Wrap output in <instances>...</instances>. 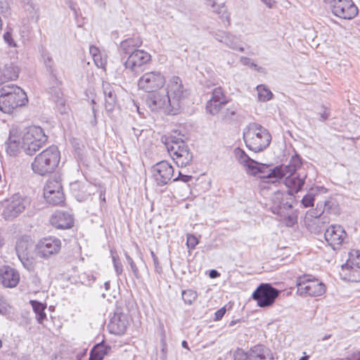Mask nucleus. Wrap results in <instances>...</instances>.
I'll use <instances>...</instances> for the list:
<instances>
[{
    "label": "nucleus",
    "instance_id": "41",
    "mask_svg": "<svg viewBox=\"0 0 360 360\" xmlns=\"http://www.w3.org/2000/svg\"><path fill=\"white\" fill-rule=\"evenodd\" d=\"M3 39L4 42L7 44L9 48L17 47V44L13 37V30L11 27L7 28L6 31L3 35Z\"/></svg>",
    "mask_w": 360,
    "mask_h": 360
},
{
    "label": "nucleus",
    "instance_id": "45",
    "mask_svg": "<svg viewBox=\"0 0 360 360\" xmlns=\"http://www.w3.org/2000/svg\"><path fill=\"white\" fill-rule=\"evenodd\" d=\"M283 217L285 225L288 227L293 226L297 222V216L295 214H288L285 212V216H280Z\"/></svg>",
    "mask_w": 360,
    "mask_h": 360
},
{
    "label": "nucleus",
    "instance_id": "17",
    "mask_svg": "<svg viewBox=\"0 0 360 360\" xmlns=\"http://www.w3.org/2000/svg\"><path fill=\"white\" fill-rule=\"evenodd\" d=\"M61 242L58 238L49 237L40 240L36 245L37 255L41 258L48 259L58 253Z\"/></svg>",
    "mask_w": 360,
    "mask_h": 360
},
{
    "label": "nucleus",
    "instance_id": "33",
    "mask_svg": "<svg viewBox=\"0 0 360 360\" xmlns=\"http://www.w3.org/2000/svg\"><path fill=\"white\" fill-rule=\"evenodd\" d=\"M207 4L213 8V12L219 15L223 22H226L227 25H230V16L226 11L224 4L216 5V0H206Z\"/></svg>",
    "mask_w": 360,
    "mask_h": 360
},
{
    "label": "nucleus",
    "instance_id": "47",
    "mask_svg": "<svg viewBox=\"0 0 360 360\" xmlns=\"http://www.w3.org/2000/svg\"><path fill=\"white\" fill-rule=\"evenodd\" d=\"M0 13L5 18L11 15V8L8 0H0Z\"/></svg>",
    "mask_w": 360,
    "mask_h": 360
},
{
    "label": "nucleus",
    "instance_id": "38",
    "mask_svg": "<svg viewBox=\"0 0 360 360\" xmlns=\"http://www.w3.org/2000/svg\"><path fill=\"white\" fill-rule=\"evenodd\" d=\"M258 93V99L260 101L266 102L271 99L272 92L264 84H259L257 86Z\"/></svg>",
    "mask_w": 360,
    "mask_h": 360
},
{
    "label": "nucleus",
    "instance_id": "4",
    "mask_svg": "<svg viewBox=\"0 0 360 360\" xmlns=\"http://www.w3.org/2000/svg\"><path fill=\"white\" fill-rule=\"evenodd\" d=\"M60 160V153L58 147L52 145L39 153L31 164L33 172L44 176L55 171Z\"/></svg>",
    "mask_w": 360,
    "mask_h": 360
},
{
    "label": "nucleus",
    "instance_id": "58",
    "mask_svg": "<svg viewBox=\"0 0 360 360\" xmlns=\"http://www.w3.org/2000/svg\"><path fill=\"white\" fill-rule=\"evenodd\" d=\"M7 303L5 298L0 295V313L4 314L6 311Z\"/></svg>",
    "mask_w": 360,
    "mask_h": 360
},
{
    "label": "nucleus",
    "instance_id": "42",
    "mask_svg": "<svg viewBox=\"0 0 360 360\" xmlns=\"http://www.w3.org/2000/svg\"><path fill=\"white\" fill-rule=\"evenodd\" d=\"M315 112L317 115L320 116L319 120L321 121L326 120L329 117L330 114V109L325 105H319L316 107Z\"/></svg>",
    "mask_w": 360,
    "mask_h": 360
},
{
    "label": "nucleus",
    "instance_id": "34",
    "mask_svg": "<svg viewBox=\"0 0 360 360\" xmlns=\"http://www.w3.org/2000/svg\"><path fill=\"white\" fill-rule=\"evenodd\" d=\"M46 202L53 205H58L64 202L65 196L63 192V189L57 191H51L48 194L44 195Z\"/></svg>",
    "mask_w": 360,
    "mask_h": 360
},
{
    "label": "nucleus",
    "instance_id": "46",
    "mask_svg": "<svg viewBox=\"0 0 360 360\" xmlns=\"http://www.w3.org/2000/svg\"><path fill=\"white\" fill-rule=\"evenodd\" d=\"M111 254H112V262H113V266H114V268H115V272L117 274V275H120L122 273V264L118 257V256L113 253L112 251H111Z\"/></svg>",
    "mask_w": 360,
    "mask_h": 360
},
{
    "label": "nucleus",
    "instance_id": "60",
    "mask_svg": "<svg viewBox=\"0 0 360 360\" xmlns=\"http://www.w3.org/2000/svg\"><path fill=\"white\" fill-rule=\"evenodd\" d=\"M56 104L58 105L59 108H62V109H60V111L61 113H63L65 112V100L63 98H58V101H56Z\"/></svg>",
    "mask_w": 360,
    "mask_h": 360
},
{
    "label": "nucleus",
    "instance_id": "26",
    "mask_svg": "<svg viewBox=\"0 0 360 360\" xmlns=\"http://www.w3.org/2000/svg\"><path fill=\"white\" fill-rule=\"evenodd\" d=\"M142 43V39L139 37L126 39L120 42L118 48L119 53L122 56H129L135 51L139 50L138 48L141 46Z\"/></svg>",
    "mask_w": 360,
    "mask_h": 360
},
{
    "label": "nucleus",
    "instance_id": "51",
    "mask_svg": "<svg viewBox=\"0 0 360 360\" xmlns=\"http://www.w3.org/2000/svg\"><path fill=\"white\" fill-rule=\"evenodd\" d=\"M89 51H90V53L93 56V58H94V60L96 65L98 67H103V61H101L100 64L97 62V57L100 56V54L98 53V49L94 46H91L89 48Z\"/></svg>",
    "mask_w": 360,
    "mask_h": 360
},
{
    "label": "nucleus",
    "instance_id": "14",
    "mask_svg": "<svg viewBox=\"0 0 360 360\" xmlns=\"http://www.w3.org/2000/svg\"><path fill=\"white\" fill-rule=\"evenodd\" d=\"M330 5L333 13L342 19L350 20L358 14V8L352 0H333Z\"/></svg>",
    "mask_w": 360,
    "mask_h": 360
},
{
    "label": "nucleus",
    "instance_id": "24",
    "mask_svg": "<svg viewBox=\"0 0 360 360\" xmlns=\"http://www.w3.org/2000/svg\"><path fill=\"white\" fill-rule=\"evenodd\" d=\"M0 281L6 288H14L20 281V274L15 269L4 266L0 268Z\"/></svg>",
    "mask_w": 360,
    "mask_h": 360
},
{
    "label": "nucleus",
    "instance_id": "43",
    "mask_svg": "<svg viewBox=\"0 0 360 360\" xmlns=\"http://www.w3.org/2000/svg\"><path fill=\"white\" fill-rule=\"evenodd\" d=\"M124 256L126 257L128 264L131 267V269L133 272L134 276L138 279L140 278L141 275L139 274V269H138L137 266L136 265V264L134 263L133 259L129 255V254L127 252H124Z\"/></svg>",
    "mask_w": 360,
    "mask_h": 360
},
{
    "label": "nucleus",
    "instance_id": "35",
    "mask_svg": "<svg viewBox=\"0 0 360 360\" xmlns=\"http://www.w3.org/2000/svg\"><path fill=\"white\" fill-rule=\"evenodd\" d=\"M255 167L258 169L255 173H249L251 175L256 176L257 174H260L259 178L263 180V181L266 183H275L277 181H271L273 178H269L266 176L268 175L269 172H271L274 169L269 167V166L266 165H255Z\"/></svg>",
    "mask_w": 360,
    "mask_h": 360
},
{
    "label": "nucleus",
    "instance_id": "5",
    "mask_svg": "<svg viewBox=\"0 0 360 360\" xmlns=\"http://www.w3.org/2000/svg\"><path fill=\"white\" fill-rule=\"evenodd\" d=\"M165 145L178 167H186L191 162L193 154L181 139L171 136L166 139Z\"/></svg>",
    "mask_w": 360,
    "mask_h": 360
},
{
    "label": "nucleus",
    "instance_id": "22",
    "mask_svg": "<svg viewBox=\"0 0 360 360\" xmlns=\"http://www.w3.org/2000/svg\"><path fill=\"white\" fill-rule=\"evenodd\" d=\"M150 60L151 56L150 53L139 49L129 55L124 65L127 69L132 72H138L143 65L149 63Z\"/></svg>",
    "mask_w": 360,
    "mask_h": 360
},
{
    "label": "nucleus",
    "instance_id": "52",
    "mask_svg": "<svg viewBox=\"0 0 360 360\" xmlns=\"http://www.w3.org/2000/svg\"><path fill=\"white\" fill-rule=\"evenodd\" d=\"M228 34L229 32H226L224 31H219L214 34V37L218 41L224 44Z\"/></svg>",
    "mask_w": 360,
    "mask_h": 360
},
{
    "label": "nucleus",
    "instance_id": "8",
    "mask_svg": "<svg viewBox=\"0 0 360 360\" xmlns=\"http://www.w3.org/2000/svg\"><path fill=\"white\" fill-rule=\"evenodd\" d=\"M281 294V290L272 286L271 283H260L252 295L253 300L258 307L268 308L271 307Z\"/></svg>",
    "mask_w": 360,
    "mask_h": 360
},
{
    "label": "nucleus",
    "instance_id": "15",
    "mask_svg": "<svg viewBox=\"0 0 360 360\" xmlns=\"http://www.w3.org/2000/svg\"><path fill=\"white\" fill-rule=\"evenodd\" d=\"M151 173L156 184L162 186L171 180L174 174V168L167 161H161L152 167Z\"/></svg>",
    "mask_w": 360,
    "mask_h": 360
},
{
    "label": "nucleus",
    "instance_id": "12",
    "mask_svg": "<svg viewBox=\"0 0 360 360\" xmlns=\"http://www.w3.org/2000/svg\"><path fill=\"white\" fill-rule=\"evenodd\" d=\"M165 77L160 71H151L144 73L138 81L140 89L152 93L157 91L165 84Z\"/></svg>",
    "mask_w": 360,
    "mask_h": 360
},
{
    "label": "nucleus",
    "instance_id": "50",
    "mask_svg": "<svg viewBox=\"0 0 360 360\" xmlns=\"http://www.w3.org/2000/svg\"><path fill=\"white\" fill-rule=\"evenodd\" d=\"M248 356L249 351L248 352H245L241 349H236L233 354L234 360H248Z\"/></svg>",
    "mask_w": 360,
    "mask_h": 360
},
{
    "label": "nucleus",
    "instance_id": "62",
    "mask_svg": "<svg viewBox=\"0 0 360 360\" xmlns=\"http://www.w3.org/2000/svg\"><path fill=\"white\" fill-rule=\"evenodd\" d=\"M103 359L96 354H95L94 352L91 351L90 352V356L89 360H103Z\"/></svg>",
    "mask_w": 360,
    "mask_h": 360
},
{
    "label": "nucleus",
    "instance_id": "23",
    "mask_svg": "<svg viewBox=\"0 0 360 360\" xmlns=\"http://www.w3.org/2000/svg\"><path fill=\"white\" fill-rule=\"evenodd\" d=\"M128 325L127 316L122 312H115L108 325L110 333L122 335L125 333Z\"/></svg>",
    "mask_w": 360,
    "mask_h": 360
},
{
    "label": "nucleus",
    "instance_id": "30",
    "mask_svg": "<svg viewBox=\"0 0 360 360\" xmlns=\"http://www.w3.org/2000/svg\"><path fill=\"white\" fill-rule=\"evenodd\" d=\"M19 75V68L12 63H6L0 68V76L4 84L10 80H15Z\"/></svg>",
    "mask_w": 360,
    "mask_h": 360
},
{
    "label": "nucleus",
    "instance_id": "31",
    "mask_svg": "<svg viewBox=\"0 0 360 360\" xmlns=\"http://www.w3.org/2000/svg\"><path fill=\"white\" fill-rule=\"evenodd\" d=\"M335 202L333 200H325L323 202H320L317 203L316 209L318 210L316 213L313 215L316 218L315 222L316 224H319L321 221V219L319 217L326 212V213H334L335 212Z\"/></svg>",
    "mask_w": 360,
    "mask_h": 360
},
{
    "label": "nucleus",
    "instance_id": "37",
    "mask_svg": "<svg viewBox=\"0 0 360 360\" xmlns=\"http://www.w3.org/2000/svg\"><path fill=\"white\" fill-rule=\"evenodd\" d=\"M62 185L59 180V177L54 176L47 180L46 185L44 188V195L48 194L51 191L61 190Z\"/></svg>",
    "mask_w": 360,
    "mask_h": 360
},
{
    "label": "nucleus",
    "instance_id": "3",
    "mask_svg": "<svg viewBox=\"0 0 360 360\" xmlns=\"http://www.w3.org/2000/svg\"><path fill=\"white\" fill-rule=\"evenodd\" d=\"M243 139L250 150L257 153L269 146L271 136L261 124L251 122L243 129Z\"/></svg>",
    "mask_w": 360,
    "mask_h": 360
},
{
    "label": "nucleus",
    "instance_id": "10",
    "mask_svg": "<svg viewBox=\"0 0 360 360\" xmlns=\"http://www.w3.org/2000/svg\"><path fill=\"white\" fill-rule=\"evenodd\" d=\"M152 93L146 98V103L151 110H162L169 115L179 113L178 110L173 108V103L169 99V96L167 95L165 92L155 91Z\"/></svg>",
    "mask_w": 360,
    "mask_h": 360
},
{
    "label": "nucleus",
    "instance_id": "54",
    "mask_svg": "<svg viewBox=\"0 0 360 360\" xmlns=\"http://www.w3.org/2000/svg\"><path fill=\"white\" fill-rule=\"evenodd\" d=\"M193 179L192 176L183 174L181 172H179V176L174 179V181H181L185 183L189 182Z\"/></svg>",
    "mask_w": 360,
    "mask_h": 360
},
{
    "label": "nucleus",
    "instance_id": "61",
    "mask_svg": "<svg viewBox=\"0 0 360 360\" xmlns=\"http://www.w3.org/2000/svg\"><path fill=\"white\" fill-rule=\"evenodd\" d=\"M240 63L244 65H250V63H252V60L250 58L242 56L240 58Z\"/></svg>",
    "mask_w": 360,
    "mask_h": 360
},
{
    "label": "nucleus",
    "instance_id": "40",
    "mask_svg": "<svg viewBox=\"0 0 360 360\" xmlns=\"http://www.w3.org/2000/svg\"><path fill=\"white\" fill-rule=\"evenodd\" d=\"M182 299L185 304L191 305L197 299L198 293L193 290H184L181 292Z\"/></svg>",
    "mask_w": 360,
    "mask_h": 360
},
{
    "label": "nucleus",
    "instance_id": "1",
    "mask_svg": "<svg viewBox=\"0 0 360 360\" xmlns=\"http://www.w3.org/2000/svg\"><path fill=\"white\" fill-rule=\"evenodd\" d=\"M302 165V161L300 156L295 153L290 158L288 165L275 167L266 176L273 178L271 181H278L285 176L284 184L288 188L286 192L293 195L302 189L307 176L305 172L295 174Z\"/></svg>",
    "mask_w": 360,
    "mask_h": 360
},
{
    "label": "nucleus",
    "instance_id": "55",
    "mask_svg": "<svg viewBox=\"0 0 360 360\" xmlns=\"http://www.w3.org/2000/svg\"><path fill=\"white\" fill-rule=\"evenodd\" d=\"M50 80L52 82L53 86L59 84V81L57 77L56 70H53L52 72H49Z\"/></svg>",
    "mask_w": 360,
    "mask_h": 360
},
{
    "label": "nucleus",
    "instance_id": "57",
    "mask_svg": "<svg viewBox=\"0 0 360 360\" xmlns=\"http://www.w3.org/2000/svg\"><path fill=\"white\" fill-rule=\"evenodd\" d=\"M150 255L154 263V266L156 271L160 272L161 271V267L159 266L158 259L154 252L153 250L150 251Z\"/></svg>",
    "mask_w": 360,
    "mask_h": 360
},
{
    "label": "nucleus",
    "instance_id": "64",
    "mask_svg": "<svg viewBox=\"0 0 360 360\" xmlns=\"http://www.w3.org/2000/svg\"><path fill=\"white\" fill-rule=\"evenodd\" d=\"M350 360H360V352L354 354Z\"/></svg>",
    "mask_w": 360,
    "mask_h": 360
},
{
    "label": "nucleus",
    "instance_id": "53",
    "mask_svg": "<svg viewBox=\"0 0 360 360\" xmlns=\"http://www.w3.org/2000/svg\"><path fill=\"white\" fill-rule=\"evenodd\" d=\"M41 57L44 64L47 62H50L51 60H53L49 52L48 51H46V49H44V48H42L41 50Z\"/></svg>",
    "mask_w": 360,
    "mask_h": 360
},
{
    "label": "nucleus",
    "instance_id": "7",
    "mask_svg": "<svg viewBox=\"0 0 360 360\" xmlns=\"http://www.w3.org/2000/svg\"><path fill=\"white\" fill-rule=\"evenodd\" d=\"M24 152L28 155H33L41 148L47 141V136L39 127H29L23 131Z\"/></svg>",
    "mask_w": 360,
    "mask_h": 360
},
{
    "label": "nucleus",
    "instance_id": "27",
    "mask_svg": "<svg viewBox=\"0 0 360 360\" xmlns=\"http://www.w3.org/2000/svg\"><path fill=\"white\" fill-rule=\"evenodd\" d=\"M233 154L237 161L247 168L248 173H255L256 171H258L255 167V165H257L258 162L251 159L243 149L238 147L236 148Z\"/></svg>",
    "mask_w": 360,
    "mask_h": 360
},
{
    "label": "nucleus",
    "instance_id": "18",
    "mask_svg": "<svg viewBox=\"0 0 360 360\" xmlns=\"http://www.w3.org/2000/svg\"><path fill=\"white\" fill-rule=\"evenodd\" d=\"M343 271H348L345 276L352 281H360V250H352L349 254L347 263L342 266Z\"/></svg>",
    "mask_w": 360,
    "mask_h": 360
},
{
    "label": "nucleus",
    "instance_id": "6",
    "mask_svg": "<svg viewBox=\"0 0 360 360\" xmlns=\"http://www.w3.org/2000/svg\"><path fill=\"white\" fill-rule=\"evenodd\" d=\"M297 293L303 297H317L323 295L326 288L318 278L309 274L299 276L296 281Z\"/></svg>",
    "mask_w": 360,
    "mask_h": 360
},
{
    "label": "nucleus",
    "instance_id": "36",
    "mask_svg": "<svg viewBox=\"0 0 360 360\" xmlns=\"http://www.w3.org/2000/svg\"><path fill=\"white\" fill-rule=\"evenodd\" d=\"M240 39L235 36L231 34L229 32L227 37L225 39V41L224 44L228 46L229 48L238 51L240 52H243L245 51L244 48L240 45Z\"/></svg>",
    "mask_w": 360,
    "mask_h": 360
},
{
    "label": "nucleus",
    "instance_id": "20",
    "mask_svg": "<svg viewBox=\"0 0 360 360\" xmlns=\"http://www.w3.org/2000/svg\"><path fill=\"white\" fill-rule=\"evenodd\" d=\"M228 101L221 87H216L212 90V96L206 104L207 112L212 115L221 113Z\"/></svg>",
    "mask_w": 360,
    "mask_h": 360
},
{
    "label": "nucleus",
    "instance_id": "39",
    "mask_svg": "<svg viewBox=\"0 0 360 360\" xmlns=\"http://www.w3.org/2000/svg\"><path fill=\"white\" fill-rule=\"evenodd\" d=\"M319 191V187H316V188H311L309 192L303 197L302 200V204L304 207H310L314 206L315 195Z\"/></svg>",
    "mask_w": 360,
    "mask_h": 360
},
{
    "label": "nucleus",
    "instance_id": "28",
    "mask_svg": "<svg viewBox=\"0 0 360 360\" xmlns=\"http://www.w3.org/2000/svg\"><path fill=\"white\" fill-rule=\"evenodd\" d=\"M248 360H273L271 350L262 345H257L249 350Z\"/></svg>",
    "mask_w": 360,
    "mask_h": 360
},
{
    "label": "nucleus",
    "instance_id": "63",
    "mask_svg": "<svg viewBox=\"0 0 360 360\" xmlns=\"http://www.w3.org/2000/svg\"><path fill=\"white\" fill-rule=\"evenodd\" d=\"M220 276V274L215 269H212L210 271V277L212 278H216Z\"/></svg>",
    "mask_w": 360,
    "mask_h": 360
},
{
    "label": "nucleus",
    "instance_id": "21",
    "mask_svg": "<svg viewBox=\"0 0 360 360\" xmlns=\"http://www.w3.org/2000/svg\"><path fill=\"white\" fill-rule=\"evenodd\" d=\"M346 236L345 229L340 225H330L324 233L326 241L334 250L340 248Z\"/></svg>",
    "mask_w": 360,
    "mask_h": 360
},
{
    "label": "nucleus",
    "instance_id": "59",
    "mask_svg": "<svg viewBox=\"0 0 360 360\" xmlns=\"http://www.w3.org/2000/svg\"><path fill=\"white\" fill-rule=\"evenodd\" d=\"M44 65L48 72H52L56 69L53 60L44 63Z\"/></svg>",
    "mask_w": 360,
    "mask_h": 360
},
{
    "label": "nucleus",
    "instance_id": "2",
    "mask_svg": "<svg viewBox=\"0 0 360 360\" xmlns=\"http://www.w3.org/2000/svg\"><path fill=\"white\" fill-rule=\"evenodd\" d=\"M28 102L26 93L14 84H5L0 89V110L11 114L15 109L25 105Z\"/></svg>",
    "mask_w": 360,
    "mask_h": 360
},
{
    "label": "nucleus",
    "instance_id": "44",
    "mask_svg": "<svg viewBox=\"0 0 360 360\" xmlns=\"http://www.w3.org/2000/svg\"><path fill=\"white\" fill-rule=\"evenodd\" d=\"M109 349L110 347L102 344H98L94 347L91 351L103 359L108 354Z\"/></svg>",
    "mask_w": 360,
    "mask_h": 360
},
{
    "label": "nucleus",
    "instance_id": "19",
    "mask_svg": "<svg viewBox=\"0 0 360 360\" xmlns=\"http://www.w3.org/2000/svg\"><path fill=\"white\" fill-rule=\"evenodd\" d=\"M23 131L19 128L13 127L6 141V151L10 156H16L21 150L24 151Z\"/></svg>",
    "mask_w": 360,
    "mask_h": 360
},
{
    "label": "nucleus",
    "instance_id": "9",
    "mask_svg": "<svg viewBox=\"0 0 360 360\" xmlns=\"http://www.w3.org/2000/svg\"><path fill=\"white\" fill-rule=\"evenodd\" d=\"M30 205V200L28 198L18 193L14 194L5 200L2 216L6 220L11 221L22 213Z\"/></svg>",
    "mask_w": 360,
    "mask_h": 360
},
{
    "label": "nucleus",
    "instance_id": "16",
    "mask_svg": "<svg viewBox=\"0 0 360 360\" xmlns=\"http://www.w3.org/2000/svg\"><path fill=\"white\" fill-rule=\"evenodd\" d=\"M271 201L272 212L279 216H285V212L292 208L293 195L287 192L277 191L272 196Z\"/></svg>",
    "mask_w": 360,
    "mask_h": 360
},
{
    "label": "nucleus",
    "instance_id": "32",
    "mask_svg": "<svg viewBox=\"0 0 360 360\" xmlns=\"http://www.w3.org/2000/svg\"><path fill=\"white\" fill-rule=\"evenodd\" d=\"M30 304L36 315L37 322L42 324L44 321L46 319V314L45 313L46 304L37 300H30Z\"/></svg>",
    "mask_w": 360,
    "mask_h": 360
},
{
    "label": "nucleus",
    "instance_id": "48",
    "mask_svg": "<svg viewBox=\"0 0 360 360\" xmlns=\"http://www.w3.org/2000/svg\"><path fill=\"white\" fill-rule=\"evenodd\" d=\"M236 113V108L234 107L227 108L221 112V118L225 120H230Z\"/></svg>",
    "mask_w": 360,
    "mask_h": 360
},
{
    "label": "nucleus",
    "instance_id": "29",
    "mask_svg": "<svg viewBox=\"0 0 360 360\" xmlns=\"http://www.w3.org/2000/svg\"><path fill=\"white\" fill-rule=\"evenodd\" d=\"M103 92L105 97V108L108 112L112 111L116 103L117 97L113 87L108 82H103Z\"/></svg>",
    "mask_w": 360,
    "mask_h": 360
},
{
    "label": "nucleus",
    "instance_id": "25",
    "mask_svg": "<svg viewBox=\"0 0 360 360\" xmlns=\"http://www.w3.org/2000/svg\"><path fill=\"white\" fill-rule=\"evenodd\" d=\"M51 224L58 229H68L73 226V217L67 212L57 210L50 219Z\"/></svg>",
    "mask_w": 360,
    "mask_h": 360
},
{
    "label": "nucleus",
    "instance_id": "13",
    "mask_svg": "<svg viewBox=\"0 0 360 360\" xmlns=\"http://www.w3.org/2000/svg\"><path fill=\"white\" fill-rule=\"evenodd\" d=\"M165 94L169 96L173 108L179 112L181 101L186 96V90L184 89L181 79L179 77L174 76L169 80Z\"/></svg>",
    "mask_w": 360,
    "mask_h": 360
},
{
    "label": "nucleus",
    "instance_id": "11",
    "mask_svg": "<svg viewBox=\"0 0 360 360\" xmlns=\"http://www.w3.org/2000/svg\"><path fill=\"white\" fill-rule=\"evenodd\" d=\"M33 247V243L28 237L20 238L15 245V251L18 259L28 271L34 269Z\"/></svg>",
    "mask_w": 360,
    "mask_h": 360
},
{
    "label": "nucleus",
    "instance_id": "56",
    "mask_svg": "<svg viewBox=\"0 0 360 360\" xmlns=\"http://www.w3.org/2000/svg\"><path fill=\"white\" fill-rule=\"evenodd\" d=\"M225 313H226V309L224 307H222V308L218 309L214 313V320L219 321V320L221 319L222 317L224 316Z\"/></svg>",
    "mask_w": 360,
    "mask_h": 360
},
{
    "label": "nucleus",
    "instance_id": "49",
    "mask_svg": "<svg viewBox=\"0 0 360 360\" xmlns=\"http://www.w3.org/2000/svg\"><path fill=\"white\" fill-rule=\"evenodd\" d=\"M198 239L192 234L187 235V241L186 245L188 249L193 250L195 248L196 245L198 244Z\"/></svg>",
    "mask_w": 360,
    "mask_h": 360
}]
</instances>
